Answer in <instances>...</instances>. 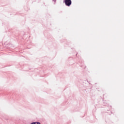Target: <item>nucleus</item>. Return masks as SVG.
<instances>
[{
	"instance_id": "f257e3e1",
	"label": "nucleus",
	"mask_w": 124,
	"mask_h": 124,
	"mask_svg": "<svg viewBox=\"0 0 124 124\" xmlns=\"http://www.w3.org/2000/svg\"><path fill=\"white\" fill-rule=\"evenodd\" d=\"M71 2V0H65V3L67 6H70Z\"/></svg>"
}]
</instances>
